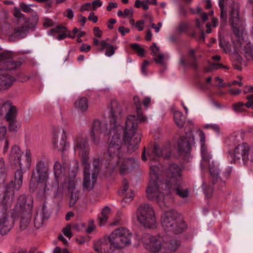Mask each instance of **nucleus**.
<instances>
[{"label":"nucleus","mask_w":253,"mask_h":253,"mask_svg":"<svg viewBox=\"0 0 253 253\" xmlns=\"http://www.w3.org/2000/svg\"><path fill=\"white\" fill-rule=\"evenodd\" d=\"M241 136L238 133H234L230 135L227 140V143L229 145H235L240 143L241 141Z\"/></svg>","instance_id":"nucleus-40"},{"label":"nucleus","mask_w":253,"mask_h":253,"mask_svg":"<svg viewBox=\"0 0 253 253\" xmlns=\"http://www.w3.org/2000/svg\"><path fill=\"white\" fill-rule=\"evenodd\" d=\"M244 107L245 104L241 102L235 103L232 105L234 111L237 113L244 112L245 111Z\"/></svg>","instance_id":"nucleus-45"},{"label":"nucleus","mask_w":253,"mask_h":253,"mask_svg":"<svg viewBox=\"0 0 253 253\" xmlns=\"http://www.w3.org/2000/svg\"><path fill=\"white\" fill-rule=\"evenodd\" d=\"M75 150L79 152L81 157V161L84 166V189L90 191L93 188L96 180L94 182L92 179L91 182L90 180V164L88 163L89 147L86 140L83 138L78 140L75 146Z\"/></svg>","instance_id":"nucleus-3"},{"label":"nucleus","mask_w":253,"mask_h":253,"mask_svg":"<svg viewBox=\"0 0 253 253\" xmlns=\"http://www.w3.org/2000/svg\"><path fill=\"white\" fill-rule=\"evenodd\" d=\"M142 242L145 248L153 253H163V243L157 237L150 234H144Z\"/></svg>","instance_id":"nucleus-14"},{"label":"nucleus","mask_w":253,"mask_h":253,"mask_svg":"<svg viewBox=\"0 0 253 253\" xmlns=\"http://www.w3.org/2000/svg\"><path fill=\"white\" fill-rule=\"evenodd\" d=\"M4 105L9 106V109L5 115L6 120H15L17 115V109L16 107L11 105L10 101L6 102L4 103Z\"/></svg>","instance_id":"nucleus-32"},{"label":"nucleus","mask_w":253,"mask_h":253,"mask_svg":"<svg viewBox=\"0 0 253 253\" xmlns=\"http://www.w3.org/2000/svg\"><path fill=\"white\" fill-rule=\"evenodd\" d=\"M33 202L31 198H27L25 195H20L13 209L15 214L20 217V228L22 230L26 229L30 223Z\"/></svg>","instance_id":"nucleus-4"},{"label":"nucleus","mask_w":253,"mask_h":253,"mask_svg":"<svg viewBox=\"0 0 253 253\" xmlns=\"http://www.w3.org/2000/svg\"><path fill=\"white\" fill-rule=\"evenodd\" d=\"M225 0H219L218 4L220 8V20L222 23L226 21V11H224Z\"/></svg>","instance_id":"nucleus-42"},{"label":"nucleus","mask_w":253,"mask_h":253,"mask_svg":"<svg viewBox=\"0 0 253 253\" xmlns=\"http://www.w3.org/2000/svg\"><path fill=\"white\" fill-rule=\"evenodd\" d=\"M200 141L201 146V154L202 160L201 163V166L202 169L206 167L209 164V171L211 175V180L213 184H215L218 180L219 174V169L217 163H214L211 160V157L208 153L207 147L205 145V133L201 130H198Z\"/></svg>","instance_id":"nucleus-6"},{"label":"nucleus","mask_w":253,"mask_h":253,"mask_svg":"<svg viewBox=\"0 0 253 253\" xmlns=\"http://www.w3.org/2000/svg\"><path fill=\"white\" fill-rule=\"evenodd\" d=\"M22 152L20 147L17 145L12 147L8 157V160L12 166L17 169L14 175V187L19 190L22 184L23 175L24 173L22 165L21 163V158Z\"/></svg>","instance_id":"nucleus-9"},{"label":"nucleus","mask_w":253,"mask_h":253,"mask_svg":"<svg viewBox=\"0 0 253 253\" xmlns=\"http://www.w3.org/2000/svg\"><path fill=\"white\" fill-rule=\"evenodd\" d=\"M131 48L137 52V54L140 56H143L144 55L145 50L140 47L139 44L137 43H132L130 44Z\"/></svg>","instance_id":"nucleus-44"},{"label":"nucleus","mask_w":253,"mask_h":253,"mask_svg":"<svg viewBox=\"0 0 253 253\" xmlns=\"http://www.w3.org/2000/svg\"><path fill=\"white\" fill-rule=\"evenodd\" d=\"M136 217L140 224L146 228L154 229L157 226L155 211L148 203H142L139 206Z\"/></svg>","instance_id":"nucleus-7"},{"label":"nucleus","mask_w":253,"mask_h":253,"mask_svg":"<svg viewBox=\"0 0 253 253\" xmlns=\"http://www.w3.org/2000/svg\"><path fill=\"white\" fill-rule=\"evenodd\" d=\"M196 50L194 49L191 48L188 52V56L189 59L191 60L189 61V65L191 67L197 69L198 68V63L195 55Z\"/></svg>","instance_id":"nucleus-39"},{"label":"nucleus","mask_w":253,"mask_h":253,"mask_svg":"<svg viewBox=\"0 0 253 253\" xmlns=\"http://www.w3.org/2000/svg\"><path fill=\"white\" fill-rule=\"evenodd\" d=\"M14 197L13 181L6 186L2 194H0V211L7 214V210L11 207Z\"/></svg>","instance_id":"nucleus-15"},{"label":"nucleus","mask_w":253,"mask_h":253,"mask_svg":"<svg viewBox=\"0 0 253 253\" xmlns=\"http://www.w3.org/2000/svg\"><path fill=\"white\" fill-rule=\"evenodd\" d=\"M124 133L123 139L127 145V152L132 153L138 148L140 142L141 134L137 129V121L135 116H128L126 121L125 128L121 125L114 127L111 129L110 135L112 136L107 148L109 156L108 165L111 168L117 166L123 159V145L122 133Z\"/></svg>","instance_id":"nucleus-1"},{"label":"nucleus","mask_w":253,"mask_h":253,"mask_svg":"<svg viewBox=\"0 0 253 253\" xmlns=\"http://www.w3.org/2000/svg\"><path fill=\"white\" fill-rule=\"evenodd\" d=\"M194 141L193 136L187 137H181L178 141V151L180 154L183 155L188 154L191 150V143Z\"/></svg>","instance_id":"nucleus-20"},{"label":"nucleus","mask_w":253,"mask_h":253,"mask_svg":"<svg viewBox=\"0 0 253 253\" xmlns=\"http://www.w3.org/2000/svg\"><path fill=\"white\" fill-rule=\"evenodd\" d=\"M124 18L128 17V18H132L133 14V10L132 8H126L124 10Z\"/></svg>","instance_id":"nucleus-53"},{"label":"nucleus","mask_w":253,"mask_h":253,"mask_svg":"<svg viewBox=\"0 0 253 253\" xmlns=\"http://www.w3.org/2000/svg\"><path fill=\"white\" fill-rule=\"evenodd\" d=\"M219 46L222 48L226 53H230L232 51V48L230 44L225 42H222L221 41L219 42Z\"/></svg>","instance_id":"nucleus-48"},{"label":"nucleus","mask_w":253,"mask_h":253,"mask_svg":"<svg viewBox=\"0 0 253 253\" xmlns=\"http://www.w3.org/2000/svg\"><path fill=\"white\" fill-rule=\"evenodd\" d=\"M128 184L126 179H124L123 181V187L118 191V193L120 195H123L126 191L128 190Z\"/></svg>","instance_id":"nucleus-51"},{"label":"nucleus","mask_w":253,"mask_h":253,"mask_svg":"<svg viewBox=\"0 0 253 253\" xmlns=\"http://www.w3.org/2000/svg\"><path fill=\"white\" fill-rule=\"evenodd\" d=\"M111 123H112L114 127L117 126L116 118L120 116L122 112V109L119 103L116 100H112L111 102Z\"/></svg>","instance_id":"nucleus-24"},{"label":"nucleus","mask_w":253,"mask_h":253,"mask_svg":"<svg viewBox=\"0 0 253 253\" xmlns=\"http://www.w3.org/2000/svg\"><path fill=\"white\" fill-rule=\"evenodd\" d=\"M14 26V24H11L10 23L5 22L4 23L1 27V33L7 36L9 41L10 36H11L12 33Z\"/></svg>","instance_id":"nucleus-36"},{"label":"nucleus","mask_w":253,"mask_h":253,"mask_svg":"<svg viewBox=\"0 0 253 253\" xmlns=\"http://www.w3.org/2000/svg\"><path fill=\"white\" fill-rule=\"evenodd\" d=\"M232 28L233 32L236 36H239L240 30L239 27L241 25H234L233 23L230 24Z\"/></svg>","instance_id":"nucleus-61"},{"label":"nucleus","mask_w":253,"mask_h":253,"mask_svg":"<svg viewBox=\"0 0 253 253\" xmlns=\"http://www.w3.org/2000/svg\"><path fill=\"white\" fill-rule=\"evenodd\" d=\"M164 57L162 54H159L156 57L154 58L155 62L158 64H163V60Z\"/></svg>","instance_id":"nucleus-62"},{"label":"nucleus","mask_w":253,"mask_h":253,"mask_svg":"<svg viewBox=\"0 0 253 253\" xmlns=\"http://www.w3.org/2000/svg\"><path fill=\"white\" fill-rule=\"evenodd\" d=\"M6 133V128L5 126L0 127V141L5 138Z\"/></svg>","instance_id":"nucleus-56"},{"label":"nucleus","mask_w":253,"mask_h":253,"mask_svg":"<svg viewBox=\"0 0 253 253\" xmlns=\"http://www.w3.org/2000/svg\"><path fill=\"white\" fill-rule=\"evenodd\" d=\"M173 118L175 123L178 127H183L185 123V118L182 112L175 111L173 114Z\"/></svg>","instance_id":"nucleus-33"},{"label":"nucleus","mask_w":253,"mask_h":253,"mask_svg":"<svg viewBox=\"0 0 253 253\" xmlns=\"http://www.w3.org/2000/svg\"><path fill=\"white\" fill-rule=\"evenodd\" d=\"M9 122L8 128L10 131L16 132L17 130V125L16 120L7 121Z\"/></svg>","instance_id":"nucleus-49"},{"label":"nucleus","mask_w":253,"mask_h":253,"mask_svg":"<svg viewBox=\"0 0 253 253\" xmlns=\"http://www.w3.org/2000/svg\"><path fill=\"white\" fill-rule=\"evenodd\" d=\"M171 156L170 148L169 145L164 146L160 149L159 146L156 144L154 146L153 150L148 153V157L150 160V167L151 165L158 166L160 169V164L158 162L160 157L168 159Z\"/></svg>","instance_id":"nucleus-13"},{"label":"nucleus","mask_w":253,"mask_h":253,"mask_svg":"<svg viewBox=\"0 0 253 253\" xmlns=\"http://www.w3.org/2000/svg\"><path fill=\"white\" fill-rule=\"evenodd\" d=\"M133 101L136 106V112L137 119H136L138 122V120L141 122H144L147 121V118L144 116L141 110V101L140 99L137 96H135L133 97Z\"/></svg>","instance_id":"nucleus-30"},{"label":"nucleus","mask_w":253,"mask_h":253,"mask_svg":"<svg viewBox=\"0 0 253 253\" xmlns=\"http://www.w3.org/2000/svg\"><path fill=\"white\" fill-rule=\"evenodd\" d=\"M205 127L207 128L211 129L216 132H219L220 131L219 126H218V125L216 124H209L205 126Z\"/></svg>","instance_id":"nucleus-55"},{"label":"nucleus","mask_w":253,"mask_h":253,"mask_svg":"<svg viewBox=\"0 0 253 253\" xmlns=\"http://www.w3.org/2000/svg\"><path fill=\"white\" fill-rule=\"evenodd\" d=\"M94 249L98 253H115V249L109 244L105 239H101L97 241L94 245Z\"/></svg>","instance_id":"nucleus-22"},{"label":"nucleus","mask_w":253,"mask_h":253,"mask_svg":"<svg viewBox=\"0 0 253 253\" xmlns=\"http://www.w3.org/2000/svg\"><path fill=\"white\" fill-rule=\"evenodd\" d=\"M50 211L48 210L46 205L44 203L42 208V216L44 217L45 220L48 219L50 216Z\"/></svg>","instance_id":"nucleus-47"},{"label":"nucleus","mask_w":253,"mask_h":253,"mask_svg":"<svg viewBox=\"0 0 253 253\" xmlns=\"http://www.w3.org/2000/svg\"><path fill=\"white\" fill-rule=\"evenodd\" d=\"M132 234L126 227H119L111 233L109 240L111 245L117 250L129 246L131 244Z\"/></svg>","instance_id":"nucleus-8"},{"label":"nucleus","mask_w":253,"mask_h":253,"mask_svg":"<svg viewBox=\"0 0 253 253\" xmlns=\"http://www.w3.org/2000/svg\"><path fill=\"white\" fill-rule=\"evenodd\" d=\"M93 169L91 173V179L94 182L97 178L98 172L100 168V161L99 159H94L93 163Z\"/></svg>","instance_id":"nucleus-37"},{"label":"nucleus","mask_w":253,"mask_h":253,"mask_svg":"<svg viewBox=\"0 0 253 253\" xmlns=\"http://www.w3.org/2000/svg\"><path fill=\"white\" fill-rule=\"evenodd\" d=\"M161 224L166 232L177 234L183 232L186 228L185 222L178 213L172 210L165 211L161 216Z\"/></svg>","instance_id":"nucleus-5"},{"label":"nucleus","mask_w":253,"mask_h":253,"mask_svg":"<svg viewBox=\"0 0 253 253\" xmlns=\"http://www.w3.org/2000/svg\"><path fill=\"white\" fill-rule=\"evenodd\" d=\"M53 22L51 19L48 18H45L43 19V25L44 27H49L53 26Z\"/></svg>","instance_id":"nucleus-60"},{"label":"nucleus","mask_w":253,"mask_h":253,"mask_svg":"<svg viewBox=\"0 0 253 253\" xmlns=\"http://www.w3.org/2000/svg\"><path fill=\"white\" fill-rule=\"evenodd\" d=\"M28 32V28L23 25H17L14 24L13 32L10 36V41H17L25 37Z\"/></svg>","instance_id":"nucleus-21"},{"label":"nucleus","mask_w":253,"mask_h":253,"mask_svg":"<svg viewBox=\"0 0 253 253\" xmlns=\"http://www.w3.org/2000/svg\"><path fill=\"white\" fill-rule=\"evenodd\" d=\"M49 168L44 162L39 161L36 166L35 171L32 173L31 180L30 183V189L33 191L37 187L40 182L46 181L48 179Z\"/></svg>","instance_id":"nucleus-10"},{"label":"nucleus","mask_w":253,"mask_h":253,"mask_svg":"<svg viewBox=\"0 0 253 253\" xmlns=\"http://www.w3.org/2000/svg\"><path fill=\"white\" fill-rule=\"evenodd\" d=\"M161 170L157 165H151L150 168V182L146 190V195L150 201L156 202L161 206L166 205V197L168 196L166 190L168 189V183L161 182L159 174Z\"/></svg>","instance_id":"nucleus-2"},{"label":"nucleus","mask_w":253,"mask_h":253,"mask_svg":"<svg viewBox=\"0 0 253 253\" xmlns=\"http://www.w3.org/2000/svg\"><path fill=\"white\" fill-rule=\"evenodd\" d=\"M92 10H95L97 7L102 5V2L100 0H94L91 3Z\"/></svg>","instance_id":"nucleus-64"},{"label":"nucleus","mask_w":253,"mask_h":253,"mask_svg":"<svg viewBox=\"0 0 253 253\" xmlns=\"http://www.w3.org/2000/svg\"><path fill=\"white\" fill-rule=\"evenodd\" d=\"M134 194V192L131 191L129 194H126L124 198L123 201L126 203L130 202L133 199Z\"/></svg>","instance_id":"nucleus-57"},{"label":"nucleus","mask_w":253,"mask_h":253,"mask_svg":"<svg viewBox=\"0 0 253 253\" xmlns=\"http://www.w3.org/2000/svg\"><path fill=\"white\" fill-rule=\"evenodd\" d=\"M181 181H180L169 185L168 189L166 190V193H168V195L169 196L176 195L182 198L187 197L189 194V190L187 188L183 189L182 188Z\"/></svg>","instance_id":"nucleus-19"},{"label":"nucleus","mask_w":253,"mask_h":253,"mask_svg":"<svg viewBox=\"0 0 253 253\" xmlns=\"http://www.w3.org/2000/svg\"><path fill=\"white\" fill-rule=\"evenodd\" d=\"M76 108L81 110V112H85L88 108V100L86 97H82L75 102Z\"/></svg>","instance_id":"nucleus-34"},{"label":"nucleus","mask_w":253,"mask_h":253,"mask_svg":"<svg viewBox=\"0 0 253 253\" xmlns=\"http://www.w3.org/2000/svg\"><path fill=\"white\" fill-rule=\"evenodd\" d=\"M181 169L176 164H172L169 166L166 170L167 179L165 181L168 185L182 181Z\"/></svg>","instance_id":"nucleus-17"},{"label":"nucleus","mask_w":253,"mask_h":253,"mask_svg":"<svg viewBox=\"0 0 253 253\" xmlns=\"http://www.w3.org/2000/svg\"><path fill=\"white\" fill-rule=\"evenodd\" d=\"M44 220V217L42 216L41 213L40 214L37 213L35 216L34 221L35 227L37 229L40 228L43 225Z\"/></svg>","instance_id":"nucleus-41"},{"label":"nucleus","mask_w":253,"mask_h":253,"mask_svg":"<svg viewBox=\"0 0 253 253\" xmlns=\"http://www.w3.org/2000/svg\"><path fill=\"white\" fill-rule=\"evenodd\" d=\"M239 8L238 6H233L231 8V10L230 12V23H233L234 25H241L242 21L240 20L239 16Z\"/></svg>","instance_id":"nucleus-29"},{"label":"nucleus","mask_w":253,"mask_h":253,"mask_svg":"<svg viewBox=\"0 0 253 253\" xmlns=\"http://www.w3.org/2000/svg\"><path fill=\"white\" fill-rule=\"evenodd\" d=\"M231 157L232 158L231 163H239L241 159L244 163L248 160L253 162V150H250L247 143L238 144L236 147L234 153L231 154Z\"/></svg>","instance_id":"nucleus-11"},{"label":"nucleus","mask_w":253,"mask_h":253,"mask_svg":"<svg viewBox=\"0 0 253 253\" xmlns=\"http://www.w3.org/2000/svg\"><path fill=\"white\" fill-rule=\"evenodd\" d=\"M80 197V192L75 187L73 186L71 189V193L69 201V206L73 207L77 203Z\"/></svg>","instance_id":"nucleus-35"},{"label":"nucleus","mask_w":253,"mask_h":253,"mask_svg":"<svg viewBox=\"0 0 253 253\" xmlns=\"http://www.w3.org/2000/svg\"><path fill=\"white\" fill-rule=\"evenodd\" d=\"M34 6H35L33 4L28 5L23 2L20 3V7L21 10L23 12L28 13H32L33 12L34 10L31 8V7Z\"/></svg>","instance_id":"nucleus-46"},{"label":"nucleus","mask_w":253,"mask_h":253,"mask_svg":"<svg viewBox=\"0 0 253 253\" xmlns=\"http://www.w3.org/2000/svg\"><path fill=\"white\" fill-rule=\"evenodd\" d=\"M92 7L91 3L88 2L82 5V6L81 8L80 11L81 12H83L84 11H89L92 10Z\"/></svg>","instance_id":"nucleus-58"},{"label":"nucleus","mask_w":253,"mask_h":253,"mask_svg":"<svg viewBox=\"0 0 253 253\" xmlns=\"http://www.w3.org/2000/svg\"><path fill=\"white\" fill-rule=\"evenodd\" d=\"M63 30H65V28L62 26H57L55 28L50 30V34L54 36V33H60L63 32Z\"/></svg>","instance_id":"nucleus-50"},{"label":"nucleus","mask_w":253,"mask_h":253,"mask_svg":"<svg viewBox=\"0 0 253 253\" xmlns=\"http://www.w3.org/2000/svg\"><path fill=\"white\" fill-rule=\"evenodd\" d=\"M118 31L122 36H124L126 34L130 32V29L124 26H120L118 29Z\"/></svg>","instance_id":"nucleus-59"},{"label":"nucleus","mask_w":253,"mask_h":253,"mask_svg":"<svg viewBox=\"0 0 253 253\" xmlns=\"http://www.w3.org/2000/svg\"><path fill=\"white\" fill-rule=\"evenodd\" d=\"M60 181L55 179L53 182H50L49 180H46L45 182L44 185V194H48L49 191H53L54 193H57L59 187V182Z\"/></svg>","instance_id":"nucleus-27"},{"label":"nucleus","mask_w":253,"mask_h":253,"mask_svg":"<svg viewBox=\"0 0 253 253\" xmlns=\"http://www.w3.org/2000/svg\"><path fill=\"white\" fill-rule=\"evenodd\" d=\"M15 81V78L8 74H0V90L7 89L11 86Z\"/></svg>","instance_id":"nucleus-25"},{"label":"nucleus","mask_w":253,"mask_h":253,"mask_svg":"<svg viewBox=\"0 0 253 253\" xmlns=\"http://www.w3.org/2000/svg\"><path fill=\"white\" fill-rule=\"evenodd\" d=\"M62 232L65 236L70 239L72 236V233L71 231V227L69 225H68L63 228L62 230Z\"/></svg>","instance_id":"nucleus-54"},{"label":"nucleus","mask_w":253,"mask_h":253,"mask_svg":"<svg viewBox=\"0 0 253 253\" xmlns=\"http://www.w3.org/2000/svg\"><path fill=\"white\" fill-rule=\"evenodd\" d=\"M138 166V161L133 158L125 159L122 162L120 167V173L124 174L128 172V170Z\"/></svg>","instance_id":"nucleus-23"},{"label":"nucleus","mask_w":253,"mask_h":253,"mask_svg":"<svg viewBox=\"0 0 253 253\" xmlns=\"http://www.w3.org/2000/svg\"><path fill=\"white\" fill-rule=\"evenodd\" d=\"M54 178L60 181L63 175V169L61 164L58 162H56L53 166Z\"/></svg>","instance_id":"nucleus-38"},{"label":"nucleus","mask_w":253,"mask_h":253,"mask_svg":"<svg viewBox=\"0 0 253 253\" xmlns=\"http://www.w3.org/2000/svg\"><path fill=\"white\" fill-rule=\"evenodd\" d=\"M188 25L185 22H181L177 26V30L179 33H181L187 30Z\"/></svg>","instance_id":"nucleus-52"},{"label":"nucleus","mask_w":253,"mask_h":253,"mask_svg":"<svg viewBox=\"0 0 253 253\" xmlns=\"http://www.w3.org/2000/svg\"><path fill=\"white\" fill-rule=\"evenodd\" d=\"M14 221L8 214L0 211V233L1 235L7 234L12 228Z\"/></svg>","instance_id":"nucleus-18"},{"label":"nucleus","mask_w":253,"mask_h":253,"mask_svg":"<svg viewBox=\"0 0 253 253\" xmlns=\"http://www.w3.org/2000/svg\"><path fill=\"white\" fill-rule=\"evenodd\" d=\"M108 125L99 120H95L92 125L90 132L91 140L95 145H98L100 143L101 134L104 135L110 134L111 130H109Z\"/></svg>","instance_id":"nucleus-12"},{"label":"nucleus","mask_w":253,"mask_h":253,"mask_svg":"<svg viewBox=\"0 0 253 253\" xmlns=\"http://www.w3.org/2000/svg\"><path fill=\"white\" fill-rule=\"evenodd\" d=\"M250 43L247 44L244 47L245 56L248 60L253 61V50Z\"/></svg>","instance_id":"nucleus-43"},{"label":"nucleus","mask_w":253,"mask_h":253,"mask_svg":"<svg viewBox=\"0 0 253 253\" xmlns=\"http://www.w3.org/2000/svg\"><path fill=\"white\" fill-rule=\"evenodd\" d=\"M230 59L234 68L238 70L241 71L242 64V57L238 53H232Z\"/></svg>","instance_id":"nucleus-31"},{"label":"nucleus","mask_w":253,"mask_h":253,"mask_svg":"<svg viewBox=\"0 0 253 253\" xmlns=\"http://www.w3.org/2000/svg\"><path fill=\"white\" fill-rule=\"evenodd\" d=\"M12 54L9 51H4L0 53V70H14L21 65L20 61L12 60Z\"/></svg>","instance_id":"nucleus-16"},{"label":"nucleus","mask_w":253,"mask_h":253,"mask_svg":"<svg viewBox=\"0 0 253 253\" xmlns=\"http://www.w3.org/2000/svg\"><path fill=\"white\" fill-rule=\"evenodd\" d=\"M108 219V216L105 215H99L98 216V220L99 221V224L100 226H103L106 222Z\"/></svg>","instance_id":"nucleus-63"},{"label":"nucleus","mask_w":253,"mask_h":253,"mask_svg":"<svg viewBox=\"0 0 253 253\" xmlns=\"http://www.w3.org/2000/svg\"><path fill=\"white\" fill-rule=\"evenodd\" d=\"M66 134L65 130L64 129H62L61 133L60 141L58 144V142L56 140V138L54 137L53 144L54 147L56 148L57 150L63 151L67 146V144L66 142Z\"/></svg>","instance_id":"nucleus-26"},{"label":"nucleus","mask_w":253,"mask_h":253,"mask_svg":"<svg viewBox=\"0 0 253 253\" xmlns=\"http://www.w3.org/2000/svg\"><path fill=\"white\" fill-rule=\"evenodd\" d=\"M100 44L101 45L102 47L99 49V50L102 51L104 49H105V54L108 57L113 55L117 48V47H115L113 45L109 44L106 41H101Z\"/></svg>","instance_id":"nucleus-28"}]
</instances>
